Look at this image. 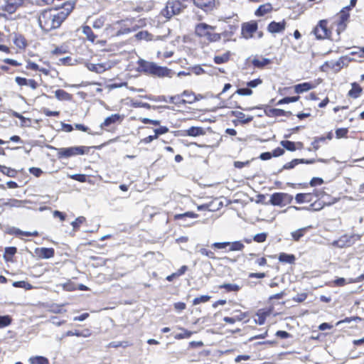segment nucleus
I'll use <instances>...</instances> for the list:
<instances>
[{
  "mask_svg": "<svg viewBox=\"0 0 364 364\" xmlns=\"http://www.w3.org/2000/svg\"><path fill=\"white\" fill-rule=\"evenodd\" d=\"M64 20L65 15L59 14L56 9L45 10L37 18L40 27L46 32L58 28Z\"/></svg>",
  "mask_w": 364,
  "mask_h": 364,
  "instance_id": "f257e3e1",
  "label": "nucleus"
},
{
  "mask_svg": "<svg viewBox=\"0 0 364 364\" xmlns=\"http://www.w3.org/2000/svg\"><path fill=\"white\" fill-rule=\"evenodd\" d=\"M139 65L141 70L147 75L159 77H171L173 75V71L171 70L166 67L159 66L153 62L140 60L139 61Z\"/></svg>",
  "mask_w": 364,
  "mask_h": 364,
  "instance_id": "f03ea898",
  "label": "nucleus"
},
{
  "mask_svg": "<svg viewBox=\"0 0 364 364\" xmlns=\"http://www.w3.org/2000/svg\"><path fill=\"white\" fill-rule=\"evenodd\" d=\"M215 27L205 23H199L195 26V34L208 42H217L221 38L220 34L215 33Z\"/></svg>",
  "mask_w": 364,
  "mask_h": 364,
  "instance_id": "7ed1b4c3",
  "label": "nucleus"
},
{
  "mask_svg": "<svg viewBox=\"0 0 364 364\" xmlns=\"http://www.w3.org/2000/svg\"><path fill=\"white\" fill-rule=\"evenodd\" d=\"M185 6L179 0H168L166 6L161 11V15L166 19H171L173 16L180 14Z\"/></svg>",
  "mask_w": 364,
  "mask_h": 364,
  "instance_id": "20e7f679",
  "label": "nucleus"
},
{
  "mask_svg": "<svg viewBox=\"0 0 364 364\" xmlns=\"http://www.w3.org/2000/svg\"><path fill=\"white\" fill-rule=\"evenodd\" d=\"M118 23L120 25V28L116 33L117 36L128 34L136 31L142 26V20L127 19L118 22Z\"/></svg>",
  "mask_w": 364,
  "mask_h": 364,
  "instance_id": "39448f33",
  "label": "nucleus"
},
{
  "mask_svg": "<svg viewBox=\"0 0 364 364\" xmlns=\"http://www.w3.org/2000/svg\"><path fill=\"white\" fill-rule=\"evenodd\" d=\"M89 147L73 146L68 148L55 149L58 151V158H69L76 155H83L89 151Z\"/></svg>",
  "mask_w": 364,
  "mask_h": 364,
  "instance_id": "423d86ee",
  "label": "nucleus"
},
{
  "mask_svg": "<svg viewBox=\"0 0 364 364\" xmlns=\"http://www.w3.org/2000/svg\"><path fill=\"white\" fill-rule=\"evenodd\" d=\"M293 196L286 193H274L270 197V203L273 205L284 206L291 203Z\"/></svg>",
  "mask_w": 364,
  "mask_h": 364,
  "instance_id": "0eeeda50",
  "label": "nucleus"
},
{
  "mask_svg": "<svg viewBox=\"0 0 364 364\" xmlns=\"http://www.w3.org/2000/svg\"><path fill=\"white\" fill-rule=\"evenodd\" d=\"M359 235H345L341 236L338 240L333 241V245L340 248L351 246L355 241L360 240Z\"/></svg>",
  "mask_w": 364,
  "mask_h": 364,
  "instance_id": "6e6552de",
  "label": "nucleus"
},
{
  "mask_svg": "<svg viewBox=\"0 0 364 364\" xmlns=\"http://www.w3.org/2000/svg\"><path fill=\"white\" fill-rule=\"evenodd\" d=\"M314 33L318 39H324L328 37L329 31L327 29V21H320L319 23L314 28Z\"/></svg>",
  "mask_w": 364,
  "mask_h": 364,
  "instance_id": "1a4fd4ad",
  "label": "nucleus"
},
{
  "mask_svg": "<svg viewBox=\"0 0 364 364\" xmlns=\"http://www.w3.org/2000/svg\"><path fill=\"white\" fill-rule=\"evenodd\" d=\"M350 9L344 7L343 9L340 11V13L338 14V31H343L346 28V23L348 21V18L350 17Z\"/></svg>",
  "mask_w": 364,
  "mask_h": 364,
  "instance_id": "9d476101",
  "label": "nucleus"
},
{
  "mask_svg": "<svg viewBox=\"0 0 364 364\" xmlns=\"http://www.w3.org/2000/svg\"><path fill=\"white\" fill-rule=\"evenodd\" d=\"M85 66L90 71L95 72L96 73H102L105 70L112 68L111 63L108 62L96 64L86 63Z\"/></svg>",
  "mask_w": 364,
  "mask_h": 364,
  "instance_id": "9b49d317",
  "label": "nucleus"
},
{
  "mask_svg": "<svg viewBox=\"0 0 364 364\" xmlns=\"http://www.w3.org/2000/svg\"><path fill=\"white\" fill-rule=\"evenodd\" d=\"M257 30V23L255 21L245 23L242 27V35L246 38L249 39L253 36V33Z\"/></svg>",
  "mask_w": 364,
  "mask_h": 364,
  "instance_id": "f8f14e48",
  "label": "nucleus"
},
{
  "mask_svg": "<svg viewBox=\"0 0 364 364\" xmlns=\"http://www.w3.org/2000/svg\"><path fill=\"white\" fill-rule=\"evenodd\" d=\"M193 4L205 11H210L216 5V0H192Z\"/></svg>",
  "mask_w": 364,
  "mask_h": 364,
  "instance_id": "ddd939ff",
  "label": "nucleus"
},
{
  "mask_svg": "<svg viewBox=\"0 0 364 364\" xmlns=\"http://www.w3.org/2000/svg\"><path fill=\"white\" fill-rule=\"evenodd\" d=\"M22 3V0H8L5 4L2 6V10L9 14H13Z\"/></svg>",
  "mask_w": 364,
  "mask_h": 364,
  "instance_id": "4468645a",
  "label": "nucleus"
},
{
  "mask_svg": "<svg viewBox=\"0 0 364 364\" xmlns=\"http://www.w3.org/2000/svg\"><path fill=\"white\" fill-rule=\"evenodd\" d=\"M272 63L269 58H264L262 56H255L252 60V64L255 68L263 69L268 65Z\"/></svg>",
  "mask_w": 364,
  "mask_h": 364,
  "instance_id": "2eb2a0df",
  "label": "nucleus"
},
{
  "mask_svg": "<svg viewBox=\"0 0 364 364\" xmlns=\"http://www.w3.org/2000/svg\"><path fill=\"white\" fill-rule=\"evenodd\" d=\"M198 217V214L194 213L193 212H186L183 214H176L174 215L175 220H181V225L183 226H190L194 223H189L187 222V218H196Z\"/></svg>",
  "mask_w": 364,
  "mask_h": 364,
  "instance_id": "dca6fc26",
  "label": "nucleus"
},
{
  "mask_svg": "<svg viewBox=\"0 0 364 364\" xmlns=\"http://www.w3.org/2000/svg\"><path fill=\"white\" fill-rule=\"evenodd\" d=\"M286 27V22L283 20L281 22H275L272 21L267 27V30L269 32L272 33H280L282 32Z\"/></svg>",
  "mask_w": 364,
  "mask_h": 364,
  "instance_id": "f3484780",
  "label": "nucleus"
},
{
  "mask_svg": "<svg viewBox=\"0 0 364 364\" xmlns=\"http://www.w3.org/2000/svg\"><path fill=\"white\" fill-rule=\"evenodd\" d=\"M315 162V159H295L287 163L283 166L282 169H291L299 164H311Z\"/></svg>",
  "mask_w": 364,
  "mask_h": 364,
  "instance_id": "a211bd4d",
  "label": "nucleus"
},
{
  "mask_svg": "<svg viewBox=\"0 0 364 364\" xmlns=\"http://www.w3.org/2000/svg\"><path fill=\"white\" fill-rule=\"evenodd\" d=\"M36 253L40 258L49 259L54 256V250L47 247L37 248Z\"/></svg>",
  "mask_w": 364,
  "mask_h": 364,
  "instance_id": "6ab92c4d",
  "label": "nucleus"
},
{
  "mask_svg": "<svg viewBox=\"0 0 364 364\" xmlns=\"http://www.w3.org/2000/svg\"><path fill=\"white\" fill-rule=\"evenodd\" d=\"M122 119L123 117L119 114H112L105 119L104 122L101 124L100 127L103 128L104 127H109L112 124L121 122Z\"/></svg>",
  "mask_w": 364,
  "mask_h": 364,
  "instance_id": "aec40b11",
  "label": "nucleus"
},
{
  "mask_svg": "<svg viewBox=\"0 0 364 364\" xmlns=\"http://www.w3.org/2000/svg\"><path fill=\"white\" fill-rule=\"evenodd\" d=\"M75 2L74 1H68L63 4V6L62 7V10H58L59 14H64L65 15V19L67 18V16L70 14V13L73 11V9L75 7Z\"/></svg>",
  "mask_w": 364,
  "mask_h": 364,
  "instance_id": "412c9836",
  "label": "nucleus"
},
{
  "mask_svg": "<svg viewBox=\"0 0 364 364\" xmlns=\"http://www.w3.org/2000/svg\"><path fill=\"white\" fill-rule=\"evenodd\" d=\"M185 132L186 135L190 136H198L205 134L204 129L199 127H191Z\"/></svg>",
  "mask_w": 364,
  "mask_h": 364,
  "instance_id": "4be33fe9",
  "label": "nucleus"
},
{
  "mask_svg": "<svg viewBox=\"0 0 364 364\" xmlns=\"http://www.w3.org/2000/svg\"><path fill=\"white\" fill-rule=\"evenodd\" d=\"M314 88V85L310 82H303L301 84L296 85L294 86L295 92L299 94L303 93L304 92H307L311 89Z\"/></svg>",
  "mask_w": 364,
  "mask_h": 364,
  "instance_id": "5701e85b",
  "label": "nucleus"
},
{
  "mask_svg": "<svg viewBox=\"0 0 364 364\" xmlns=\"http://www.w3.org/2000/svg\"><path fill=\"white\" fill-rule=\"evenodd\" d=\"M232 114L233 116L237 117L238 120L242 124H247L253 119V117L252 116L246 117L243 112L239 111H233Z\"/></svg>",
  "mask_w": 364,
  "mask_h": 364,
  "instance_id": "b1692460",
  "label": "nucleus"
},
{
  "mask_svg": "<svg viewBox=\"0 0 364 364\" xmlns=\"http://www.w3.org/2000/svg\"><path fill=\"white\" fill-rule=\"evenodd\" d=\"M272 9V6L271 4H265L259 6V8L255 11V15L257 16H262L269 12H270Z\"/></svg>",
  "mask_w": 364,
  "mask_h": 364,
  "instance_id": "393cba45",
  "label": "nucleus"
},
{
  "mask_svg": "<svg viewBox=\"0 0 364 364\" xmlns=\"http://www.w3.org/2000/svg\"><path fill=\"white\" fill-rule=\"evenodd\" d=\"M295 200L297 203H309L312 200V193H298Z\"/></svg>",
  "mask_w": 364,
  "mask_h": 364,
  "instance_id": "a878e982",
  "label": "nucleus"
},
{
  "mask_svg": "<svg viewBox=\"0 0 364 364\" xmlns=\"http://www.w3.org/2000/svg\"><path fill=\"white\" fill-rule=\"evenodd\" d=\"M361 92L362 88L360 87V86L358 84L354 82L352 84L351 90L348 92V96L355 99L360 95Z\"/></svg>",
  "mask_w": 364,
  "mask_h": 364,
  "instance_id": "bb28decb",
  "label": "nucleus"
},
{
  "mask_svg": "<svg viewBox=\"0 0 364 364\" xmlns=\"http://www.w3.org/2000/svg\"><path fill=\"white\" fill-rule=\"evenodd\" d=\"M82 32L87 37V39L92 43H94L97 36L94 34L92 31V28L88 26H84L82 28Z\"/></svg>",
  "mask_w": 364,
  "mask_h": 364,
  "instance_id": "cd10ccee",
  "label": "nucleus"
},
{
  "mask_svg": "<svg viewBox=\"0 0 364 364\" xmlns=\"http://www.w3.org/2000/svg\"><path fill=\"white\" fill-rule=\"evenodd\" d=\"M279 260L282 262L291 264L295 260V257L293 255H288L286 253H281L279 256Z\"/></svg>",
  "mask_w": 364,
  "mask_h": 364,
  "instance_id": "c85d7f7f",
  "label": "nucleus"
},
{
  "mask_svg": "<svg viewBox=\"0 0 364 364\" xmlns=\"http://www.w3.org/2000/svg\"><path fill=\"white\" fill-rule=\"evenodd\" d=\"M31 364H49L48 360L43 356H34L29 359Z\"/></svg>",
  "mask_w": 364,
  "mask_h": 364,
  "instance_id": "c756f323",
  "label": "nucleus"
},
{
  "mask_svg": "<svg viewBox=\"0 0 364 364\" xmlns=\"http://www.w3.org/2000/svg\"><path fill=\"white\" fill-rule=\"evenodd\" d=\"M230 53L226 52L221 55H216L214 57V62L216 64H222L228 62L230 59Z\"/></svg>",
  "mask_w": 364,
  "mask_h": 364,
  "instance_id": "7c9ffc66",
  "label": "nucleus"
},
{
  "mask_svg": "<svg viewBox=\"0 0 364 364\" xmlns=\"http://www.w3.org/2000/svg\"><path fill=\"white\" fill-rule=\"evenodd\" d=\"M229 251H241L244 249L245 245L240 241H235L232 242H229Z\"/></svg>",
  "mask_w": 364,
  "mask_h": 364,
  "instance_id": "2f4dec72",
  "label": "nucleus"
},
{
  "mask_svg": "<svg viewBox=\"0 0 364 364\" xmlns=\"http://www.w3.org/2000/svg\"><path fill=\"white\" fill-rule=\"evenodd\" d=\"M135 38L138 40H146V41H151L153 39L152 35L146 31H142L138 32L135 35Z\"/></svg>",
  "mask_w": 364,
  "mask_h": 364,
  "instance_id": "473e14b6",
  "label": "nucleus"
},
{
  "mask_svg": "<svg viewBox=\"0 0 364 364\" xmlns=\"http://www.w3.org/2000/svg\"><path fill=\"white\" fill-rule=\"evenodd\" d=\"M220 289H225L227 291H237L240 287L236 284H223L220 285Z\"/></svg>",
  "mask_w": 364,
  "mask_h": 364,
  "instance_id": "72a5a7b5",
  "label": "nucleus"
},
{
  "mask_svg": "<svg viewBox=\"0 0 364 364\" xmlns=\"http://www.w3.org/2000/svg\"><path fill=\"white\" fill-rule=\"evenodd\" d=\"M280 144L287 150L290 151H294L296 149V144L295 142L291 141H282L280 142Z\"/></svg>",
  "mask_w": 364,
  "mask_h": 364,
  "instance_id": "f704fd0d",
  "label": "nucleus"
},
{
  "mask_svg": "<svg viewBox=\"0 0 364 364\" xmlns=\"http://www.w3.org/2000/svg\"><path fill=\"white\" fill-rule=\"evenodd\" d=\"M55 97L60 100H68L70 98V95L63 90H58L55 92Z\"/></svg>",
  "mask_w": 364,
  "mask_h": 364,
  "instance_id": "c9c22d12",
  "label": "nucleus"
},
{
  "mask_svg": "<svg viewBox=\"0 0 364 364\" xmlns=\"http://www.w3.org/2000/svg\"><path fill=\"white\" fill-rule=\"evenodd\" d=\"M308 228H303L291 232V236L295 241H299L304 236Z\"/></svg>",
  "mask_w": 364,
  "mask_h": 364,
  "instance_id": "e433bc0d",
  "label": "nucleus"
},
{
  "mask_svg": "<svg viewBox=\"0 0 364 364\" xmlns=\"http://www.w3.org/2000/svg\"><path fill=\"white\" fill-rule=\"evenodd\" d=\"M269 112L271 115L274 117H279V116H287L290 115L291 113L290 112L284 111L282 109H271L269 110Z\"/></svg>",
  "mask_w": 364,
  "mask_h": 364,
  "instance_id": "4c0bfd02",
  "label": "nucleus"
},
{
  "mask_svg": "<svg viewBox=\"0 0 364 364\" xmlns=\"http://www.w3.org/2000/svg\"><path fill=\"white\" fill-rule=\"evenodd\" d=\"M86 221V219L83 216H79L74 221L71 223V225L73 228L74 230H77L79 229L81 224L84 223Z\"/></svg>",
  "mask_w": 364,
  "mask_h": 364,
  "instance_id": "58836bf2",
  "label": "nucleus"
},
{
  "mask_svg": "<svg viewBox=\"0 0 364 364\" xmlns=\"http://www.w3.org/2000/svg\"><path fill=\"white\" fill-rule=\"evenodd\" d=\"M26 68L27 69H31V70H40L41 72L46 74V75L48 73V71L46 69H45V68L40 69L38 65L36 63H31L30 61L27 62Z\"/></svg>",
  "mask_w": 364,
  "mask_h": 364,
  "instance_id": "ea45409f",
  "label": "nucleus"
},
{
  "mask_svg": "<svg viewBox=\"0 0 364 364\" xmlns=\"http://www.w3.org/2000/svg\"><path fill=\"white\" fill-rule=\"evenodd\" d=\"M16 247H6L5 249V253H4V257L6 260H9L11 259L12 256L16 253Z\"/></svg>",
  "mask_w": 364,
  "mask_h": 364,
  "instance_id": "a19ab883",
  "label": "nucleus"
},
{
  "mask_svg": "<svg viewBox=\"0 0 364 364\" xmlns=\"http://www.w3.org/2000/svg\"><path fill=\"white\" fill-rule=\"evenodd\" d=\"M129 343L127 341H123V342H121V341H112V342H110L107 347L108 348H118V347H123V348H126L129 346Z\"/></svg>",
  "mask_w": 364,
  "mask_h": 364,
  "instance_id": "79ce46f5",
  "label": "nucleus"
},
{
  "mask_svg": "<svg viewBox=\"0 0 364 364\" xmlns=\"http://www.w3.org/2000/svg\"><path fill=\"white\" fill-rule=\"evenodd\" d=\"M346 58H341L338 60H336L335 63H333L332 68L336 70H341L345 65L344 60H346Z\"/></svg>",
  "mask_w": 364,
  "mask_h": 364,
  "instance_id": "37998d69",
  "label": "nucleus"
},
{
  "mask_svg": "<svg viewBox=\"0 0 364 364\" xmlns=\"http://www.w3.org/2000/svg\"><path fill=\"white\" fill-rule=\"evenodd\" d=\"M210 299V296L203 295V296H200L199 297L195 298L193 299V305H198V304H199L200 303H205L208 301H209Z\"/></svg>",
  "mask_w": 364,
  "mask_h": 364,
  "instance_id": "c03bdc74",
  "label": "nucleus"
},
{
  "mask_svg": "<svg viewBox=\"0 0 364 364\" xmlns=\"http://www.w3.org/2000/svg\"><path fill=\"white\" fill-rule=\"evenodd\" d=\"M0 171L10 177H13L16 173V171L14 169L6 166H0Z\"/></svg>",
  "mask_w": 364,
  "mask_h": 364,
  "instance_id": "a18cd8bd",
  "label": "nucleus"
},
{
  "mask_svg": "<svg viewBox=\"0 0 364 364\" xmlns=\"http://www.w3.org/2000/svg\"><path fill=\"white\" fill-rule=\"evenodd\" d=\"M267 234L265 232H261L255 235L253 237L254 241L257 242H263L266 240Z\"/></svg>",
  "mask_w": 364,
  "mask_h": 364,
  "instance_id": "49530a36",
  "label": "nucleus"
},
{
  "mask_svg": "<svg viewBox=\"0 0 364 364\" xmlns=\"http://www.w3.org/2000/svg\"><path fill=\"white\" fill-rule=\"evenodd\" d=\"M11 323V318L9 316H0V328H4Z\"/></svg>",
  "mask_w": 364,
  "mask_h": 364,
  "instance_id": "de8ad7c7",
  "label": "nucleus"
},
{
  "mask_svg": "<svg viewBox=\"0 0 364 364\" xmlns=\"http://www.w3.org/2000/svg\"><path fill=\"white\" fill-rule=\"evenodd\" d=\"M199 252L202 255H205L210 259H215V255H214V252H213L212 251L210 250H208L205 248H200L199 250Z\"/></svg>",
  "mask_w": 364,
  "mask_h": 364,
  "instance_id": "09e8293b",
  "label": "nucleus"
},
{
  "mask_svg": "<svg viewBox=\"0 0 364 364\" xmlns=\"http://www.w3.org/2000/svg\"><path fill=\"white\" fill-rule=\"evenodd\" d=\"M239 95L250 96L252 94V90L250 88H240L236 91Z\"/></svg>",
  "mask_w": 364,
  "mask_h": 364,
  "instance_id": "8fccbe9b",
  "label": "nucleus"
},
{
  "mask_svg": "<svg viewBox=\"0 0 364 364\" xmlns=\"http://www.w3.org/2000/svg\"><path fill=\"white\" fill-rule=\"evenodd\" d=\"M181 95L188 97V100H186L187 103H191L195 101L196 98L194 95L187 90L183 91Z\"/></svg>",
  "mask_w": 364,
  "mask_h": 364,
  "instance_id": "3c124183",
  "label": "nucleus"
},
{
  "mask_svg": "<svg viewBox=\"0 0 364 364\" xmlns=\"http://www.w3.org/2000/svg\"><path fill=\"white\" fill-rule=\"evenodd\" d=\"M70 178L80 182H85L87 180V176L85 174H73Z\"/></svg>",
  "mask_w": 364,
  "mask_h": 364,
  "instance_id": "603ef678",
  "label": "nucleus"
},
{
  "mask_svg": "<svg viewBox=\"0 0 364 364\" xmlns=\"http://www.w3.org/2000/svg\"><path fill=\"white\" fill-rule=\"evenodd\" d=\"M192 332L188 331L187 330H183V333L176 335L175 338L176 339L187 338H190Z\"/></svg>",
  "mask_w": 364,
  "mask_h": 364,
  "instance_id": "864d4df0",
  "label": "nucleus"
},
{
  "mask_svg": "<svg viewBox=\"0 0 364 364\" xmlns=\"http://www.w3.org/2000/svg\"><path fill=\"white\" fill-rule=\"evenodd\" d=\"M262 83V80L259 78L255 79L253 80H251L247 83V86L250 87H256L258 85H261Z\"/></svg>",
  "mask_w": 364,
  "mask_h": 364,
  "instance_id": "5fc2aeb1",
  "label": "nucleus"
},
{
  "mask_svg": "<svg viewBox=\"0 0 364 364\" xmlns=\"http://www.w3.org/2000/svg\"><path fill=\"white\" fill-rule=\"evenodd\" d=\"M172 100H174L173 104H175L176 105H180L182 104L187 103L186 100L182 99L181 95L173 96Z\"/></svg>",
  "mask_w": 364,
  "mask_h": 364,
  "instance_id": "6e6d98bb",
  "label": "nucleus"
},
{
  "mask_svg": "<svg viewBox=\"0 0 364 364\" xmlns=\"http://www.w3.org/2000/svg\"><path fill=\"white\" fill-rule=\"evenodd\" d=\"M24 86H29L32 89H36L38 86V83L33 80L24 78Z\"/></svg>",
  "mask_w": 364,
  "mask_h": 364,
  "instance_id": "4d7b16f0",
  "label": "nucleus"
},
{
  "mask_svg": "<svg viewBox=\"0 0 364 364\" xmlns=\"http://www.w3.org/2000/svg\"><path fill=\"white\" fill-rule=\"evenodd\" d=\"M229 245V242H214L212 244V247L216 249H225Z\"/></svg>",
  "mask_w": 364,
  "mask_h": 364,
  "instance_id": "13d9d810",
  "label": "nucleus"
},
{
  "mask_svg": "<svg viewBox=\"0 0 364 364\" xmlns=\"http://www.w3.org/2000/svg\"><path fill=\"white\" fill-rule=\"evenodd\" d=\"M323 183V180L321 178L314 177L310 181L311 186H316L318 185H321Z\"/></svg>",
  "mask_w": 364,
  "mask_h": 364,
  "instance_id": "bf43d9fd",
  "label": "nucleus"
},
{
  "mask_svg": "<svg viewBox=\"0 0 364 364\" xmlns=\"http://www.w3.org/2000/svg\"><path fill=\"white\" fill-rule=\"evenodd\" d=\"M168 132V129L166 127H160L158 129H154L155 134L157 136V137L159 135L166 134Z\"/></svg>",
  "mask_w": 364,
  "mask_h": 364,
  "instance_id": "052dcab7",
  "label": "nucleus"
},
{
  "mask_svg": "<svg viewBox=\"0 0 364 364\" xmlns=\"http://www.w3.org/2000/svg\"><path fill=\"white\" fill-rule=\"evenodd\" d=\"M75 127L78 130H80V131H82V132H87L90 134H94L93 133L90 132V129L87 127L85 126L84 124H75Z\"/></svg>",
  "mask_w": 364,
  "mask_h": 364,
  "instance_id": "680f3d73",
  "label": "nucleus"
},
{
  "mask_svg": "<svg viewBox=\"0 0 364 364\" xmlns=\"http://www.w3.org/2000/svg\"><path fill=\"white\" fill-rule=\"evenodd\" d=\"M29 172L36 177H39L43 173L42 170L39 168L32 167L29 168Z\"/></svg>",
  "mask_w": 364,
  "mask_h": 364,
  "instance_id": "e2e57ef3",
  "label": "nucleus"
},
{
  "mask_svg": "<svg viewBox=\"0 0 364 364\" xmlns=\"http://www.w3.org/2000/svg\"><path fill=\"white\" fill-rule=\"evenodd\" d=\"M348 133V130L346 129H338L336 131V134L337 138L344 137Z\"/></svg>",
  "mask_w": 364,
  "mask_h": 364,
  "instance_id": "0e129e2a",
  "label": "nucleus"
},
{
  "mask_svg": "<svg viewBox=\"0 0 364 364\" xmlns=\"http://www.w3.org/2000/svg\"><path fill=\"white\" fill-rule=\"evenodd\" d=\"M250 164L249 161H235L234 166L237 168H242L246 166H248Z\"/></svg>",
  "mask_w": 364,
  "mask_h": 364,
  "instance_id": "69168bd1",
  "label": "nucleus"
},
{
  "mask_svg": "<svg viewBox=\"0 0 364 364\" xmlns=\"http://www.w3.org/2000/svg\"><path fill=\"white\" fill-rule=\"evenodd\" d=\"M186 305L183 302H177L174 304V308L176 310L181 311L186 309Z\"/></svg>",
  "mask_w": 364,
  "mask_h": 364,
  "instance_id": "338daca9",
  "label": "nucleus"
},
{
  "mask_svg": "<svg viewBox=\"0 0 364 364\" xmlns=\"http://www.w3.org/2000/svg\"><path fill=\"white\" fill-rule=\"evenodd\" d=\"M284 149H282V148L278 147V148L275 149L273 151V152L272 153V156H275V157H277V156H279L283 155V154H284Z\"/></svg>",
  "mask_w": 364,
  "mask_h": 364,
  "instance_id": "774afa93",
  "label": "nucleus"
}]
</instances>
